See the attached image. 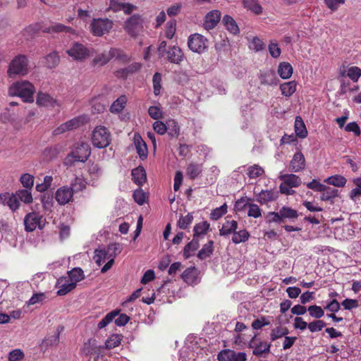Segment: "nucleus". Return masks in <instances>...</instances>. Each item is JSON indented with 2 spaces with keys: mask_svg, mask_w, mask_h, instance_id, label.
Listing matches in <instances>:
<instances>
[{
  "mask_svg": "<svg viewBox=\"0 0 361 361\" xmlns=\"http://www.w3.org/2000/svg\"><path fill=\"white\" fill-rule=\"evenodd\" d=\"M133 140L137 153L138 154L140 158L142 160L145 159L148 155V150L146 143L142 140L141 136L137 133L134 135Z\"/></svg>",
  "mask_w": 361,
  "mask_h": 361,
  "instance_id": "nucleus-17",
  "label": "nucleus"
},
{
  "mask_svg": "<svg viewBox=\"0 0 361 361\" xmlns=\"http://www.w3.org/2000/svg\"><path fill=\"white\" fill-rule=\"evenodd\" d=\"M67 276L71 279L72 282L76 286L77 283L84 279L83 271L80 268H73L68 271Z\"/></svg>",
  "mask_w": 361,
  "mask_h": 361,
  "instance_id": "nucleus-39",
  "label": "nucleus"
},
{
  "mask_svg": "<svg viewBox=\"0 0 361 361\" xmlns=\"http://www.w3.org/2000/svg\"><path fill=\"white\" fill-rule=\"evenodd\" d=\"M183 281L189 285H194L198 283V273L195 267L186 269L181 275Z\"/></svg>",
  "mask_w": 361,
  "mask_h": 361,
  "instance_id": "nucleus-20",
  "label": "nucleus"
},
{
  "mask_svg": "<svg viewBox=\"0 0 361 361\" xmlns=\"http://www.w3.org/2000/svg\"><path fill=\"white\" fill-rule=\"evenodd\" d=\"M270 324L271 322L267 318L265 317H261L252 322V327L255 330H258L262 329L263 326L269 325Z\"/></svg>",
  "mask_w": 361,
  "mask_h": 361,
  "instance_id": "nucleus-62",
  "label": "nucleus"
},
{
  "mask_svg": "<svg viewBox=\"0 0 361 361\" xmlns=\"http://www.w3.org/2000/svg\"><path fill=\"white\" fill-rule=\"evenodd\" d=\"M131 175L134 183L138 185H142L146 181V173L142 166H138L133 169Z\"/></svg>",
  "mask_w": 361,
  "mask_h": 361,
  "instance_id": "nucleus-27",
  "label": "nucleus"
},
{
  "mask_svg": "<svg viewBox=\"0 0 361 361\" xmlns=\"http://www.w3.org/2000/svg\"><path fill=\"white\" fill-rule=\"evenodd\" d=\"M270 345L265 343L261 342L255 347L253 354L257 356H261L264 353H269Z\"/></svg>",
  "mask_w": 361,
  "mask_h": 361,
  "instance_id": "nucleus-61",
  "label": "nucleus"
},
{
  "mask_svg": "<svg viewBox=\"0 0 361 361\" xmlns=\"http://www.w3.org/2000/svg\"><path fill=\"white\" fill-rule=\"evenodd\" d=\"M213 241L210 240L207 244L204 245L202 248L199 251L197 257L200 259H204L209 257L213 252Z\"/></svg>",
  "mask_w": 361,
  "mask_h": 361,
  "instance_id": "nucleus-38",
  "label": "nucleus"
},
{
  "mask_svg": "<svg viewBox=\"0 0 361 361\" xmlns=\"http://www.w3.org/2000/svg\"><path fill=\"white\" fill-rule=\"evenodd\" d=\"M277 72L282 79L286 80L292 76L293 68L290 63L283 61L279 64Z\"/></svg>",
  "mask_w": 361,
  "mask_h": 361,
  "instance_id": "nucleus-26",
  "label": "nucleus"
},
{
  "mask_svg": "<svg viewBox=\"0 0 361 361\" xmlns=\"http://www.w3.org/2000/svg\"><path fill=\"white\" fill-rule=\"evenodd\" d=\"M193 221V215L188 213L186 216H180L178 221V226L180 229H187Z\"/></svg>",
  "mask_w": 361,
  "mask_h": 361,
  "instance_id": "nucleus-49",
  "label": "nucleus"
},
{
  "mask_svg": "<svg viewBox=\"0 0 361 361\" xmlns=\"http://www.w3.org/2000/svg\"><path fill=\"white\" fill-rule=\"evenodd\" d=\"M176 31V21L171 20L166 23L165 36L166 38L171 39L173 37Z\"/></svg>",
  "mask_w": 361,
  "mask_h": 361,
  "instance_id": "nucleus-52",
  "label": "nucleus"
},
{
  "mask_svg": "<svg viewBox=\"0 0 361 361\" xmlns=\"http://www.w3.org/2000/svg\"><path fill=\"white\" fill-rule=\"evenodd\" d=\"M265 221L267 224H270L272 223L281 224L282 223L279 211L278 212H269L264 216Z\"/></svg>",
  "mask_w": 361,
  "mask_h": 361,
  "instance_id": "nucleus-56",
  "label": "nucleus"
},
{
  "mask_svg": "<svg viewBox=\"0 0 361 361\" xmlns=\"http://www.w3.org/2000/svg\"><path fill=\"white\" fill-rule=\"evenodd\" d=\"M121 336L118 334H112L106 341L105 345L107 349H112L121 344Z\"/></svg>",
  "mask_w": 361,
  "mask_h": 361,
  "instance_id": "nucleus-48",
  "label": "nucleus"
},
{
  "mask_svg": "<svg viewBox=\"0 0 361 361\" xmlns=\"http://www.w3.org/2000/svg\"><path fill=\"white\" fill-rule=\"evenodd\" d=\"M120 57L121 50L116 48H111L110 50L105 51L96 56L94 59V63H99L100 65H104L107 63L111 59Z\"/></svg>",
  "mask_w": 361,
  "mask_h": 361,
  "instance_id": "nucleus-14",
  "label": "nucleus"
},
{
  "mask_svg": "<svg viewBox=\"0 0 361 361\" xmlns=\"http://www.w3.org/2000/svg\"><path fill=\"white\" fill-rule=\"evenodd\" d=\"M167 59L173 63H179L183 60L184 54L180 47L177 46L171 47L167 51Z\"/></svg>",
  "mask_w": 361,
  "mask_h": 361,
  "instance_id": "nucleus-18",
  "label": "nucleus"
},
{
  "mask_svg": "<svg viewBox=\"0 0 361 361\" xmlns=\"http://www.w3.org/2000/svg\"><path fill=\"white\" fill-rule=\"evenodd\" d=\"M66 52L73 60L79 61H84L90 54V50L79 42H74Z\"/></svg>",
  "mask_w": 361,
  "mask_h": 361,
  "instance_id": "nucleus-9",
  "label": "nucleus"
},
{
  "mask_svg": "<svg viewBox=\"0 0 361 361\" xmlns=\"http://www.w3.org/2000/svg\"><path fill=\"white\" fill-rule=\"evenodd\" d=\"M118 310H114L108 313L99 323L97 327L102 329L106 327L118 314Z\"/></svg>",
  "mask_w": 361,
  "mask_h": 361,
  "instance_id": "nucleus-44",
  "label": "nucleus"
},
{
  "mask_svg": "<svg viewBox=\"0 0 361 361\" xmlns=\"http://www.w3.org/2000/svg\"><path fill=\"white\" fill-rule=\"evenodd\" d=\"M202 171V165L198 164H190L186 169V174L191 179L197 178Z\"/></svg>",
  "mask_w": 361,
  "mask_h": 361,
  "instance_id": "nucleus-35",
  "label": "nucleus"
},
{
  "mask_svg": "<svg viewBox=\"0 0 361 361\" xmlns=\"http://www.w3.org/2000/svg\"><path fill=\"white\" fill-rule=\"evenodd\" d=\"M264 169L259 165L255 164L247 169V176L250 178H256L264 173Z\"/></svg>",
  "mask_w": 361,
  "mask_h": 361,
  "instance_id": "nucleus-51",
  "label": "nucleus"
},
{
  "mask_svg": "<svg viewBox=\"0 0 361 361\" xmlns=\"http://www.w3.org/2000/svg\"><path fill=\"white\" fill-rule=\"evenodd\" d=\"M222 22L226 29L233 35H237L239 33V27L235 23V20L230 16L226 15L223 17Z\"/></svg>",
  "mask_w": 361,
  "mask_h": 361,
  "instance_id": "nucleus-29",
  "label": "nucleus"
},
{
  "mask_svg": "<svg viewBox=\"0 0 361 361\" xmlns=\"http://www.w3.org/2000/svg\"><path fill=\"white\" fill-rule=\"evenodd\" d=\"M199 243L197 239L193 238L192 241L188 243L184 247L183 255L185 258H189L193 255V252L198 248Z\"/></svg>",
  "mask_w": 361,
  "mask_h": 361,
  "instance_id": "nucleus-41",
  "label": "nucleus"
},
{
  "mask_svg": "<svg viewBox=\"0 0 361 361\" xmlns=\"http://www.w3.org/2000/svg\"><path fill=\"white\" fill-rule=\"evenodd\" d=\"M90 31L93 35L102 37L109 32L113 27V21L108 18H94L90 24Z\"/></svg>",
  "mask_w": 361,
  "mask_h": 361,
  "instance_id": "nucleus-5",
  "label": "nucleus"
},
{
  "mask_svg": "<svg viewBox=\"0 0 361 361\" xmlns=\"http://www.w3.org/2000/svg\"><path fill=\"white\" fill-rule=\"evenodd\" d=\"M45 224V219L37 212H30L24 218L25 230L32 232L36 228L42 229Z\"/></svg>",
  "mask_w": 361,
  "mask_h": 361,
  "instance_id": "nucleus-6",
  "label": "nucleus"
},
{
  "mask_svg": "<svg viewBox=\"0 0 361 361\" xmlns=\"http://www.w3.org/2000/svg\"><path fill=\"white\" fill-rule=\"evenodd\" d=\"M322 195L320 197L321 200L322 201H328L338 195V190L336 189L330 188L329 186L325 185V188L322 192Z\"/></svg>",
  "mask_w": 361,
  "mask_h": 361,
  "instance_id": "nucleus-43",
  "label": "nucleus"
},
{
  "mask_svg": "<svg viewBox=\"0 0 361 361\" xmlns=\"http://www.w3.org/2000/svg\"><path fill=\"white\" fill-rule=\"evenodd\" d=\"M283 181L282 183L288 185L290 188H297L301 183V179L295 174H281L279 177Z\"/></svg>",
  "mask_w": 361,
  "mask_h": 361,
  "instance_id": "nucleus-23",
  "label": "nucleus"
},
{
  "mask_svg": "<svg viewBox=\"0 0 361 361\" xmlns=\"http://www.w3.org/2000/svg\"><path fill=\"white\" fill-rule=\"evenodd\" d=\"M53 181V178L51 176H46L44 178L43 182L41 183H37L36 185V190L39 192H43L47 191L51 186V183Z\"/></svg>",
  "mask_w": 361,
  "mask_h": 361,
  "instance_id": "nucleus-50",
  "label": "nucleus"
},
{
  "mask_svg": "<svg viewBox=\"0 0 361 361\" xmlns=\"http://www.w3.org/2000/svg\"><path fill=\"white\" fill-rule=\"evenodd\" d=\"M209 226L210 225L207 221H202L199 224H197L193 228L194 238L199 240V238L200 236L207 233L209 228Z\"/></svg>",
  "mask_w": 361,
  "mask_h": 361,
  "instance_id": "nucleus-34",
  "label": "nucleus"
},
{
  "mask_svg": "<svg viewBox=\"0 0 361 361\" xmlns=\"http://www.w3.org/2000/svg\"><path fill=\"white\" fill-rule=\"evenodd\" d=\"M288 334V331L286 327L277 326L271 330L270 338L271 341H275L283 336H286Z\"/></svg>",
  "mask_w": 361,
  "mask_h": 361,
  "instance_id": "nucleus-47",
  "label": "nucleus"
},
{
  "mask_svg": "<svg viewBox=\"0 0 361 361\" xmlns=\"http://www.w3.org/2000/svg\"><path fill=\"white\" fill-rule=\"evenodd\" d=\"M59 62V56L56 52H52L46 57V63L48 68H52L57 66Z\"/></svg>",
  "mask_w": 361,
  "mask_h": 361,
  "instance_id": "nucleus-58",
  "label": "nucleus"
},
{
  "mask_svg": "<svg viewBox=\"0 0 361 361\" xmlns=\"http://www.w3.org/2000/svg\"><path fill=\"white\" fill-rule=\"evenodd\" d=\"M247 216L253 218H259L262 216V210L259 207L253 203L248 204Z\"/></svg>",
  "mask_w": 361,
  "mask_h": 361,
  "instance_id": "nucleus-59",
  "label": "nucleus"
},
{
  "mask_svg": "<svg viewBox=\"0 0 361 361\" xmlns=\"http://www.w3.org/2000/svg\"><path fill=\"white\" fill-rule=\"evenodd\" d=\"M28 72V59L25 55L19 54L10 62L7 71L9 77L25 75Z\"/></svg>",
  "mask_w": 361,
  "mask_h": 361,
  "instance_id": "nucleus-3",
  "label": "nucleus"
},
{
  "mask_svg": "<svg viewBox=\"0 0 361 361\" xmlns=\"http://www.w3.org/2000/svg\"><path fill=\"white\" fill-rule=\"evenodd\" d=\"M87 182L82 177H75L71 182V187L73 189V192L82 191L86 188Z\"/></svg>",
  "mask_w": 361,
  "mask_h": 361,
  "instance_id": "nucleus-42",
  "label": "nucleus"
},
{
  "mask_svg": "<svg viewBox=\"0 0 361 361\" xmlns=\"http://www.w3.org/2000/svg\"><path fill=\"white\" fill-rule=\"evenodd\" d=\"M16 193L19 199V201L20 200L25 204H30L32 202V195L29 189L20 190Z\"/></svg>",
  "mask_w": 361,
  "mask_h": 361,
  "instance_id": "nucleus-45",
  "label": "nucleus"
},
{
  "mask_svg": "<svg viewBox=\"0 0 361 361\" xmlns=\"http://www.w3.org/2000/svg\"><path fill=\"white\" fill-rule=\"evenodd\" d=\"M207 42V38L203 35L195 33L188 37V45L192 51L202 54L206 51Z\"/></svg>",
  "mask_w": 361,
  "mask_h": 361,
  "instance_id": "nucleus-8",
  "label": "nucleus"
},
{
  "mask_svg": "<svg viewBox=\"0 0 361 361\" xmlns=\"http://www.w3.org/2000/svg\"><path fill=\"white\" fill-rule=\"evenodd\" d=\"M127 98L125 95H121L116 99L110 106V111L113 114L121 112L126 106Z\"/></svg>",
  "mask_w": 361,
  "mask_h": 361,
  "instance_id": "nucleus-33",
  "label": "nucleus"
},
{
  "mask_svg": "<svg viewBox=\"0 0 361 361\" xmlns=\"http://www.w3.org/2000/svg\"><path fill=\"white\" fill-rule=\"evenodd\" d=\"M221 19V12L218 10L209 11L204 16L203 26L207 30L214 28Z\"/></svg>",
  "mask_w": 361,
  "mask_h": 361,
  "instance_id": "nucleus-15",
  "label": "nucleus"
},
{
  "mask_svg": "<svg viewBox=\"0 0 361 361\" xmlns=\"http://www.w3.org/2000/svg\"><path fill=\"white\" fill-rule=\"evenodd\" d=\"M346 179L342 176L336 175L328 177L324 180V182L329 185H332L336 187H343L346 183Z\"/></svg>",
  "mask_w": 361,
  "mask_h": 361,
  "instance_id": "nucleus-37",
  "label": "nucleus"
},
{
  "mask_svg": "<svg viewBox=\"0 0 361 361\" xmlns=\"http://www.w3.org/2000/svg\"><path fill=\"white\" fill-rule=\"evenodd\" d=\"M56 287L58 288V295H65L73 290L75 288V285L72 282L71 279L66 275L57 280Z\"/></svg>",
  "mask_w": 361,
  "mask_h": 361,
  "instance_id": "nucleus-11",
  "label": "nucleus"
},
{
  "mask_svg": "<svg viewBox=\"0 0 361 361\" xmlns=\"http://www.w3.org/2000/svg\"><path fill=\"white\" fill-rule=\"evenodd\" d=\"M311 317L320 319L324 315V311L320 306L311 305L307 309Z\"/></svg>",
  "mask_w": 361,
  "mask_h": 361,
  "instance_id": "nucleus-60",
  "label": "nucleus"
},
{
  "mask_svg": "<svg viewBox=\"0 0 361 361\" xmlns=\"http://www.w3.org/2000/svg\"><path fill=\"white\" fill-rule=\"evenodd\" d=\"M35 178L30 173H23L20 178V182L25 189L30 190L34 185Z\"/></svg>",
  "mask_w": 361,
  "mask_h": 361,
  "instance_id": "nucleus-46",
  "label": "nucleus"
},
{
  "mask_svg": "<svg viewBox=\"0 0 361 361\" xmlns=\"http://www.w3.org/2000/svg\"><path fill=\"white\" fill-rule=\"evenodd\" d=\"M279 197V192L276 190H262L257 196V200L260 204H264L276 200Z\"/></svg>",
  "mask_w": 361,
  "mask_h": 361,
  "instance_id": "nucleus-19",
  "label": "nucleus"
},
{
  "mask_svg": "<svg viewBox=\"0 0 361 361\" xmlns=\"http://www.w3.org/2000/svg\"><path fill=\"white\" fill-rule=\"evenodd\" d=\"M259 79L262 85H276L278 82L276 73L272 70H268L260 74Z\"/></svg>",
  "mask_w": 361,
  "mask_h": 361,
  "instance_id": "nucleus-22",
  "label": "nucleus"
},
{
  "mask_svg": "<svg viewBox=\"0 0 361 361\" xmlns=\"http://www.w3.org/2000/svg\"><path fill=\"white\" fill-rule=\"evenodd\" d=\"M142 20L139 15H133L128 18L124 24L126 32L132 37H135L142 30Z\"/></svg>",
  "mask_w": 361,
  "mask_h": 361,
  "instance_id": "nucleus-10",
  "label": "nucleus"
},
{
  "mask_svg": "<svg viewBox=\"0 0 361 361\" xmlns=\"http://www.w3.org/2000/svg\"><path fill=\"white\" fill-rule=\"evenodd\" d=\"M268 48L269 54L273 58L277 59L280 56L281 50L276 40H271Z\"/></svg>",
  "mask_w": 361,
  "mask_h": 361,
  "instance_id": "nucleus-53",
  "label": "nucleus"
},
{
  "mask_svg": "<svg viewBox=\"0 0 361 361\" xmlns=\"http://www.w3.org/2000/svg\"><path fill=\"white\" fill-rule=\"evenodd\" d=\"M110 247L96 250L94 255V260L100 266L102 263L109 259L110 256H113L109 253Z\"/></svg>",
  "mask_w": 361,
  "mask_h": 361,
  "instance_id": "nucleus-28",
  "label": "nucleus"
},
{
  "mask_svg": "<svg viewBox=\"0 0 361 361\" xmlns=\"http://www.w3.org/2000/svg\"><path fill=\"white\" fill-rule=\"evenodd\" d=\"M243 3L245 8L255 14H260L262 11V8L257 0H243Z\"/></svg>",
  "mask_w": 361,
  "mask_h": 361,
  "instance_id": "nucleus-40",
  "label": "nucleus"
},
{
  "mask_svg": "<svg viewBox=\"0 0 361 361\" xmlns=\"http://www.w3.org/2000/svg\"><path fill=\"white\" fill-rule=\"evenodd\" d=\"M295 132L298 137L305 138L307 135L306 126L300 116H296L295 120Z\"/></svg>",
  "mask_w": 361,
  "mask_h": 361,
  "instance_id": "nucleus-32",
  "label": "nucleus"
},
{
  "mask_svg": "<svg viewBox=\"0 0 361 361\" xmlns=\"http://www.w3.org/2000/svg\"><path fill=\"white\" fill-rule=\"evenodd\" d=\"M233 355V350H224L218 354L219 361H232Z\"/></svg>",
  "mask_w": 361,
  "mask_h": 361,
  "instance_id": "nucleus-64",
  "label": "nucleus"
},
{
  "mask_svg": "<svg viewBox=\"0 0 361 361\" xmlns=\"http://www.w3.org/2000/svg\"><path fill=\"white\" fill-rule=\"evenodd\" d=\"M73 194L71 188L62 186L56 191L55 199L59 204L65 205L72 200Z\"/></svg>",
  "mask_w": 361,
  "mask_h": 361,
  "instance_id": "nucleus-12",
  "label": "nucleus"
},
{
  "mask_svg": "<svg viewBox=\"0 0 361 361\" xmlns=\"http://www.w3.org/2000/svg\"><path fill=\"white\" fill-rule=\"evenodd\" d=\"M345 73L348 77L354 82H357L361 76V69L357 66L349 67L347 71L345 70L344 67L343 69H340V75L341 76H344Z\"/></svg>",
  "mask_w": 361,
  "mask_h": 361,
  "instance_id": "nucleus-30",
  "label": "nucleus"
},
{
  "mask_svg": "<svg viewBox=\"0 0 361 361\" xmlns=\"http://www.w3.org/2000/svg\"><path fill=\"white\" fill-rule=\"evenodd\" d=\"M238 228V223L235 220H226L219 230V234L222 236H228L233 234Z\"/></svg>",
  "mask_w": 361,
  "mask_h": 361,
  "instance_id": "nucleus-24",
  "label": "nucleus"
},
{
  "mask_svg": "<svg viewBox=\"0 0 361 361\" xmlns=\"http://www.w3.org/2000/svg\"><path fill=\"white\" fill-rule=\"evenodd\" d=\"M279 214L281 215L282 222L286 221H293L299 216L297 210L286 206L282 207L279 209Z\"/></svg>",
  "mask_w": 361,
  "mask_h": 361,
  "instance_id": "nucleus-21",
  "label": "nucleus"
},
{
  "mask_svg": "<svg viewBox=\"0 0 361 361\" xmlns=\"http://www.w3.org/2000/svg\"><path fill=\"white\" fill-rule=\"evenodd\" d=\"M87 117L84 115L75 117L60 125L54 130V134L56 135H60L65 132L77 129L87 123Z\"/></svg>",
  "mask_w": 361,
  "mask_h": 361,
  "instance_id": "nucleus-7",
  "label": "nucleus"
},
{
  "mask_svg": "<svg viewBox=\"0 0 361 361\" xmlns=\"http://www.w3.org/2000/svg\"><path fill=\"white\" fill-rule=\"evenodd\" d=\"M297 82L295 80L284 82L280 85L281 94L285 97H290L296 91Z\"/></svg>",
  "mask_w": 361,
  "mask_h": 361,
  "instance_id": "nucleus-31",
  "label": "nucleus"
},
{
  "mask_svg": "<svg viewBox=\"0 0 361 361\" xmlns=\"http://www.w3.org/2000/svg\"><path fill=\"white\" fill-rule=\"evenodd\" d=\"M305 168V159L301 152H296L290 162L289 169L292 172H299Z\"/></svg>",
  "mask_w": 361,
  "mask_h": 361,
  "instance_id": "nucleus-16",
  "label": "nucleus"
},
{
  "mask_svg": "<svg viewBox=\"0 0 361 361\" xmlns=\"http://www.w3.org/2000/svg\"><path fill=\"white\" fill-rule=\"evenodd\" d=\"M91 150L88 143L78 142L71 153L66 158V164H72L75 161H85L90 156Z\"/></svg>",
  "mask_w": 361,
  "mask_h": 361,
  "instance_id": "nucleus-2",
  "label": "nucleus"
},
{
  "mask_svg": "<svg viewBox=\"0 0 361 361\" xmlns=\"http://www.w3.org/2000/svg\"><path fill=\"white\" fill-rule=\"evenodd\" d=\"M111 133L109 130L103 126H97L92 133V142L97 148H105L111 143Z\"/></svg>",
  "mask_w": 361,
  "mask_h": 361,
  "instance_id": "nucleus-4",
  "label": "nucleus"
},
{
  "mask_svg": "<svg viewBox=\"0 0 361 361\" xmlns=\"http://www.w3.org/2000/svg\"><path fill=\"white\" fill-rule=\"evenodd\" d=\"M35 92V86L25 80L14 82L8 89L9 95L19 97L25 102H33Z\"/></svg>",
  "mask_w": 361,
  "mask_h": 361,
  "instance_id": "nucleus-1",
  "label": "nucleus"
},
{
  "mask_svg": "<svg viewBox=\"0 0 361 361\" xmlns=\"http://www.w3.org/2000/svg\"><path fill=\"white\" fill-rule=\"evenodd\" d=\"M133 196L135 202L139 205L144 204L147 199V194L140 188L135 190Z\"/></svg>",
  "mask_w": 361,
  "mask_h": 361,
  "instance_id": "nucleus-55",
  "label": "nucleus"
},
{
  "mask_svg": "<svg viewBox=\"0 0 361 361\" xmlns=\"http://www.w3.org/2000/svg\"><path fill=\"white\" fill-rule=\"evenodd\" d=\"M250 237V233L245 229L240 230L236 232V231L233 234L232 242L235 244H239L240 243L246 242Z\"/></svg>",
  "mask_w": 361,
  "mask_h": 361,
  "instance_id": "nucleus-36",
  "label": "nucleus"
},
{
  "mask_svg": "<svg viewBox=\"0 0 361 361\" xmlns=\"http://www.w3.org/2000/svg\"><path fill=\"white\" fill-rule=\"evenodd\" d=\"M44 32L47 33H58V32H66L75 34V31L71 27L66 26L61 23H54L50 27H47L44 30Z\"/></svg>",
  "mask_w": 361,
  "mask_h": 361,
  "instance_id": "nucleus-25",
  "label": "nucleus"
},
{
  "mask_svg": "<svg viewBox=\"0 0 361 361\" xmlns=\"http://www.w3.org/2000/svg\"><path fill=\"white\" fill-rule=\"evenodd\" d=\"M227 212V205L224 204L219 207L213 209L210 214L212 220H218Z\"/></svg>",
  "mask_w": 361,
  "mask_h": 361,
  "instance_id": "nucleus-57",
  "label": "nucleus"
},
{
  "mask_svg": "<svg viewBox=\"0 0 361 361\" xmlns=\"http://www.w3.org/2000/svg\"><path fill=\"white\" fill-rule=\"evenodd\" d=\"M36 104L39 106L55 107L60 106L58 100L51 96L49 94L39 92L36 98Z\"/></svg>",
  "mask_w": 361,
  "mask_h": 361,
  "instance_id": "nucleus-13",
  "label": "nucleus"
},
{
  "mask_svg": "<svg viewBox=\"0 0 361 361\" xmlns=\"http://www.w3.org/2000/svg\"><path fill=\"white\" fill-rule=\"evenodd\" d=\"M25 358V353L21 349H14L8 355V361H22Z\"/></svg>",
  "mask_w": 361,
  "mask_h": 361,
  "instance_id": "nucleus-54",
  "label": "nucleus"
},
{
  "mask_svg": "<svg viewBox=\"0 0 361 361\" xmlns=\"http://www.w3.org/2000/svg\"><path fill=\"white\" fill-rule=\"evenodd\" d=\"M13 212L16 211L20 207V201L19 199L16 194H11V196L8 199V203L7 205Z\"/></svg>",
  "mask_w": 361,
  "mask_h": 361,
  "instance_id": "nucleus-63",
  "label": "nucleus"
}]
</instances>
